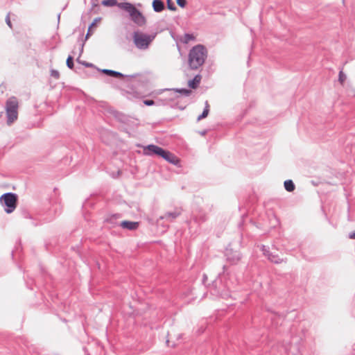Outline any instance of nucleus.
I'll return each instance as SVG.
<instances>
[{"instance_id": "423d86ee", "label": "nucleus", "mask_w": 355, "mask_h": 355, "mask_svg": "<svg viewBox=\"0 0 355 355\" xmlns=\"http://www.w3.org/2000/svg\"><path fill=\"white\" fill-rule=\"evenodd\" d=\"M164 149L158 146L150 144L143 148V153L147 156L157 155L160 157Z\"/></svg>"}, {"instance_id": "cd10ccee", "label": "nucleus", "mask_w": 355, "mask_h": 355, "mask_svg": "<svg viewBox=\"0 0 355 355\" xmlns=\"http://www.w3.org/2000/svg\"><path fill=\"white\" fill-rule=\"evenodd\" d=\"M166 343H167L168 345V346H170V340H169V339H168V340H166Z\"/></svg>"}, {"instance_id": "0eeeda50", "label": "nucleus", "mask_w": 355, "mask_h": 355, "mask_svg": "<svg viewBox=\"0 0 355 355\" xmlns=\"http://www.w3.org/2000/svg\"><path fill=\"white\" fill-rule=\"evenodd\" d=\"M160 157L171 164L177 165L179 163V159L174 154L164 149Z\"/></svg>"}, {"instance_id": "f03ea898", "label": "nucleus", "mask_w": 355, "mask_h": 355, "mask_svg": "<svg viewBox=\"0 0 355 355\" xmlns=\"http://www.w3.org/2000/svg\"><path fill=\"white\" fill-rule=\"evenodd\" d=\"M119 7L128 11L131 19L139 26H143L146 23V19L143 14L130 3H119Z\"/></svg>"}, {"instance_id": "b1692460", "label": "nucleus", "mask_w": 355, "mask_h": 355, "mask_svg": "<svg viewBox=\"0 0 355 355\" xmlns=\"http://www.w3.org/2000/svg\"><path fill=\"white\" fill-rule=\"evenodd\" d=\"M144 103L146 105H153L154 104V101L153 100H145Z\"/></svg>"}, {"instance_id": "5701e85b", "label": "nucleus", "mask_w": 355, "mask_h": 355, "mask_svg": "<svg viewBox=\"0 0 355 355\" xmlns=\"http://www.w3.org/2000/svg\"><path fill=\"white\" fill-rule=\"evenodd\" d=\"M6 21L10 28H12V24L10 19V15L8 14L6 17Z\"/></svg>"}, {"instance_id": "a878e982", "label": "nucleus", "mask_w": 355, "mask_h": 355, "mask_svg": "<svg viewBox=\"0 0 355 355\" xmlns=\"http://www.w3.org/2000/svg\"><path fill=\"white\" fill-rule=\"evenodd\" d=\"M349 238L352 239H355V231L349 234Z\"/></svg>"}, {"instance_id": "4be33fe9", "label": "nucleus", "mask_w": 355, "mask_h": 355, "mask_svg": "<svg viewBox=\"0 0 355 355\" xmlns=\"http://www.w3.org/2000/svg\"><path fill=\"white\" fill-rule=\"evenodd\" d=\"M177 3L182 8H184L187 4L186 0H177Z\"/></svg>"}, {"instance_id": "bb28decb", "label": "nucleus", "mask_w": 355, "mask_h": 355, "mask_svg": "<svg viewBox=\"0 0 355 355\" xmlns=\"http://www.w3.org/2000/svg\"><path fill=\"white\" fill-rule=\"evenodd\" d=\"M101 18H96L94 20L93 22H95V26L96 25L97 22L100 21Z\"/></svg>"}, {"instance_id": "1a4fd4ad", "label": "nucleus", "mask_w": 355, "mask_h": 355, "mask_svg": "<svg viewBox=\"0 0 355 355\" xmlns=\"http://www.w3.org/2000/svg\"><path fill=\"white\" fill-rule=\"evenodd\" d=\"M201 78L202 77L200 75H196L193 80L188 82L189 87L192 89L197 88L201 81Z\"/></svg>"}, {"instance_id": "9d476101", "label": "nucleus", "mask_w": 355, "mask_h": 355, "mask_svg": "<svg viewBox=\"0 0 355 355\" xmlns=\"http://www.w3.org/2000/svg\"><path fill=\"white\" fill-rule=\"evenodd\" d=\"M153 7L155 12H161L164 10V5L161 0H153Z\"/></svg>"}, {"instance_id": "7ed1b4c3", "label": "nucleus", "mask_w": 355, "mask_h": 355, "mask_svg": "<svg viewBox=\"0 0 355 355\" xmlns=\"http://www.w3.org/2000/svg\"><path fill=\"white\" fill-rule=\"evenodd\" d=\"M19 101L15 96L10 97L6 103V112L8 125L12 124L18 118Z\"/></svg>"}, {"instance_id": "20e7f679", "label": "nucleus", "mask_w": 355, "mask_h": 355, "mask_svg": "<svg viewBox=\"0 0 355 355\" xmlns=\"http://www.w3.org/2000/svg\"><path fill=\"white\" fill-rule=\"evenodd\" d=\"M155 37V35H147L141 32H135L133 34L134 43L141 49H147Z\"/></svg>"}, {"instance_id": "39448f33", "label": "nucleus", "mask_w": 355, "mask_h": 355, "mask_svg": "<svg viewBox=\"0 0 355 355\" xmlns=\"http://www.w3.org/2000/svg\"><path fill=\"white\" fill-rule=\"evenodd\" d=\"M17 197L15 193H8L0 197V202L6 206V212L12 213L17 207Z\"/></svg>"}, {"instance_id": "a211bd4d", "label": "nucleus", "mask_w": 355, "mask_h": 355, "mask_svg": "<svg viewBox=\"0 0 355 355\" xmlns=\"http://www.w3.org/2000/svg\"><path fill=\"white\" fill-rule=\"evenodd\" d=\"M67 65L70 69H73V58L71 55H69L67 59Z\"/></svg>"}, {"instance_id": "c85d7f7f", "label": "nucleus", "mask_w": 355, "mask_h": 355, "mask_svg": "<svg viewBox=\"0 0 355 355\" xmlns=\"http://www.w3.org/2000/svg\"><path fill=\"white\" fill-rule=\"evenodd\" d=\"M184 92H185V93H187V94L190 93V91H189V90H185Z\"/></svg>"}, {"instance_id": "6e6552de", "label": "nucleus", "mask_w": 355, "mask_h": 355, "mask_svg": "<svg viewBox=\"0 0 355 355\" xmlns=\"http://www.w3.org/2000/svg\"><path fill=\"white\" fill-rule=\"evenodd\" d=\"M139 224L138 222L124 220L121 223V226L124 229L134 230L138 228Z\"/></svg>"}, {"instance_id": "f257e3e1", "label": "nucleus", "mask_w": 355, "mask_h": 355, "mask_svg": "<svg viewBox=\"0 0 355 355\" xmlns=\"http://www.w3.org/2000/svg\"><path fill=\"white\" fill-rule=\"evenodd\" d=\"M207 56V49L204 46L198 44L193 46L189 51L188 63L191 69H197L201 67Z\"/></svg>"}, {"instance_id": "9b49d317", "label": "nucleus", "mask_w": 355, "mask_h": 355, "mask_svg": "<svg viewBox=\"0 0 355 355\" xmlns=\"http://www.w3.org/2000/svg\"><path fill=\"white\" fill-rule=\"evenodd\" d=\"M209 108H210L209 104L208 101H206L205 102V107L204 109V111L202 112V114L198 117V119H197L198 121L202 120V119L206 118L208 116L209 112Z\"/></svg>"}, {"instance_id": "2eb2a0df", "label": "nucleus", "mask_w": 355, "mask_h": 355, "mask_svg": "<svg viewBox=\"0 0 355 355\" xmlns=\"http://www.w3.org/2000/svg\"><path fill=\"white\" fill-rule=\"evenodd\" d=\"M102 5L109 7L114 6L116 5L119 6L116 0H103L102 1Z\"/></svg>"}, {"instance_id": "412c9836", "label": "nucleus", "mask_w": 355, "mask_h": 355, "mask_svg": "<svg viewBox=\"0 0 355 355\" xmlns=\"http://www.w3.org/2000/svg\"><path fill=\"white\" fill-rule=\"evenodd\" d=\"M194 36L190 34H186L184 36V41L186 43H188L190 40H194Z\"/></svg>"}, {"instance_id": "f3484780", "label": "nucleus", "mask_w": 355, "mask_h": 355, "mask_svg": "<svg viewBox=\"0 0 355 355\" xmlns=\"http://www.w3.org/2000/svg\"><path fill=\"white\" fill-rule=\"evenodd\" d=\"M95 28V22H92V24L89 26L88 28L87 33L86 35V40H87L92 34H93V28Z\"/></svg>"}, {"instance_id": "ddd939ff", "label": "nucleus", "mask_w": 355, "mask_h": 355, "mask_svg": "<svg viewBox=\"0 0 355 355\" xmlns=\"http://www.w3.org/2000/svg\"><path fill=\"white\" fill-rule=\"evenodd\" d=\"M103 72L113 77L121 78L123 76V75L121 73L112 70L105 69L103 70Z\"/></svg>"}, {"instance_id": "4468645a", "label": "nucleus", "mask_w": 355, "mask_h": 355, "mask_svg": "<svg viewBox=\"0 0 355 355\" xmlns=\"http://www.w3.org/2000/svg\"><path fill=\"white\" fill-rule=\"evenodd\" d=\"M180 213H181V211L180 209H176L173 212L166 213L164 217H162V218H169V217H172L173 218H175L177 216H178L180 214Z\"/></svg>"}, {"instance_id": "6ab92c4d", "label": "nucleus", "mask_w": 355, "mask_h": 355, "mask_svg": "<svg viewBox=\"0 0 355 355\" xmlns=\"http://www.w3.org/2000/svg\"><path fill=\"white\" fill-rule=\"evenodd\" d=\"M269 259L275 263H279L281 262V259L277 256L269 257Z\"/></svg>"}, {"instance_id": "f8f14e48", "label": "nucleus", "mask_w": 355, "mask_h": 355, "mask_svg": "<svg viewBox=\"0 0 355 355\" xmlns=\"http://www.w3.org/2000/svg\"><path fill=\"white\" fill-rule=\"evenodd\" d=\"M284 187L285 189L289 192L293 191L295 188L294 183L291 180L284 182Z\"/></svg>"}, {"instance_id": "dca6fc26", "label": "nucleus", "mask_w": 355, "mask_h": 355, "mask_svg": "<svg viewBox=\"0 0 355 355\" xmlns=\"http://www.w3.org/2000/svg\"><path fill=\"white\" fill-rule=\"evenodd\" d=\"M347 77L346 75L344 73L343 71L341 70L339 72L338 75V81L342 85H344L345 81L346 80Z\"/></svg>"}, {"instance_id": "393cba45", "label": "nucleus", "mask_w": 355, "mask_h": 355, "mask_svg": "<svg viewBox=\"0 0 355 355\" xmlns=\"http://www.w3.org/2000/svg\"><path fill=\"white\" fill-rule=\"evenodd\" d=\"M168 7L170 10H174L175 9L173 6H170V0L168 1Z\"/></svg>"}, {"instance_id": "aec40b11", "label": "nucleus", "mask_w": 355, "mask_h": 355, "mask_svg": "<svg viewBox=\"0 0 355 355\" xmlns=\"http://www.w3.org/2000/svg\"><path fill=\"white\" fill-rule=\"evenodd\" d=\"M51 76H53V78H55V79H58L60 77V73L59 72L57 71V70H55V69H52L51 71Z\"/></svg>"}]
</instances>
